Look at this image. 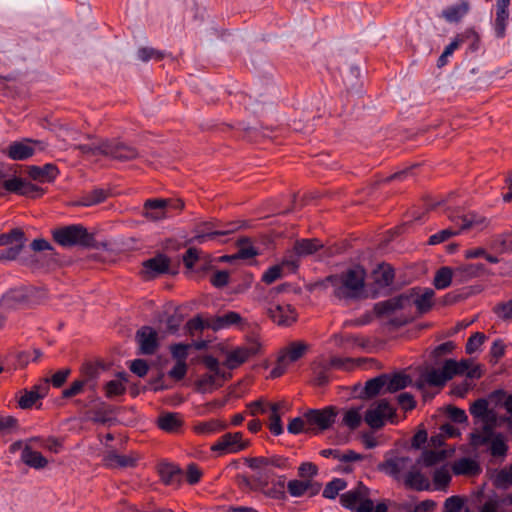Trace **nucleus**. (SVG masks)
I'll return each instance as SVG.
<instances>
[{
  "mask_svg": "<svg viewBox=\"0 0 512 512\" xmlns=\"http://www.w3.org/2000/svg\"><path fill=\"white\" fill-rule=\"evenodd\" d=\"M453 276H455V271L447 266L441 267L434 276L433 285L436 289H445L450 286Z\"/></svg>",
  "mask_w": 512,
  "mask_h": 512,
  "instance_id": "nucleus-35",
  "label": "nucleus"
},
{
  "mask_svg": "<svg viewBox=\"0 0 512 512\" xmlns=\"http://www.w3.org/2000/svg\"><path fill=\"white\" fill-rule=\"evenodd\" d=\"M288 492L293 497H301L305 494H315L319 491L320 487H314L311 480H291L287 485Z\"/></svg>",
  "mask_w": 512,
  "mask_h": 512,
  "instance_id": "nucleus-28",
  "label": "nucleus"
},
{
  "mask_svg": "<svg viewBox=\"0 0 512 512\" xmlns=\"http://www.w3.org/2000/svg\"><path fill=\"white\" fill-rule=\"evenodd\" d=\"M183 206L184 204L181 200H147L144 204V216L152 221L162 220L169 217L170 209L180 210Z\"/></svg>",
  "mask_w": 512,
  "mask_h": 512,
  "instance_id": "nucleus-10",
  "label": "nucleus"
},
{
  "mask_svg": "<svg viewBox=\"0 0 512 512\" xmlns=\"http://www.w3.org/2000/svg\"><path fill=\"white\" fill-rule=\"evenodd\" d=\"M385 377L386 392L393 393L405 388L410 383V378L406 375H393Z\"/></svg>",
  "mask_w": 512,
  "mask_h": 512,
  "instance_id": "nucleus-37",
  "label": "nucleus"
},
{
  "mask_svg": "<svg viewBox=\"0 0 512 512\" xmlns=\"http://www.w3.org/2000/svg\"><path fill=\"white\" fill-rule=\"evenodd\" d=\"M106 198V194L101 189H96L92 191L91 193L85 195L82 200L80 201V204L83 206H92L95 204H98L102 201H104Z\"/></svg>",
  "mask_w": 512,
  "mask_h": 512,
  "instance_id": "nucleus-51",
  "label": "nucleus"
},
{
  "mask_svg": "<svg viewBox=\"0 0 512 512\" xmlns=\"http://www.w3.org/2000/svg\"><path fill=\"white\" fill-rule=\"evenodd\" d=\"M3 187L9 192L24 196L34 197L39 194V189L35 185L18 177L4 180Z\"/></svg>",
  "mask_w": 512,
  "mask_h": 512,
  "instance_id": "nucleus-18",
  "label": "nucleus"
},
{
  "mask_svg": "<svg viewBox=\"0 0 512 512\" xmlns=\"http://www.w3.org/2000/svg\"><path fill=\"white\" fill-rule=\"evenodd\" d=\"M187 372L186 362L176 361L173 368L169 371V376L175 380H181L184 378Z\"/></svg>",
  "mask_w": 512,
  "mask_h": 512,
  "instance_id": "nucleus-63",
  "label": "nucleus"
},
{
  "mask_svg": "<svg viewBox=\"0 0 512 512\" xmlns=\"http://www.w3.org/2000/svg\"><path fill=\"white\" fill-rule=\"evenodd\" d=\"M335 416L336 412L332 407L321 410H310L306 413L308 429H310V431L326 430L334 423Z\"/></svg>",
  "mask_w": 512,
  "mask_h": 512,
  "instance_id": "nucleus-12",
  "label": "nucleus"
},
{
  "mask_svg": "<svg viewBox=\"0 0 512 512\" xmlns=\"http://www.w3.org/2000/svg\"><path fill=\"white\" fill-rule=\"evenodd\" d=\"M288 432L292 434H298L301 432H308V423L306 421V413L302 417H296L288 424Z\"/></svg>",
  "mask_w": 512,
  "mask_h": 512,
  "instance_id": "nucleus-50",
  "label": "nucleus"
},
{
  "mask_svg": "<svg viewBox=\"0 0 512 512\" xmlns=\"http://www.w3.org/2000/svg\"><path fill=\"white\" fill-rule=\"evenodd\" d=\"M46 146L43 141L25 139L10 144L7 149V154L13 160H25L33 154L45 150Z\"/></svg>",
  "mask_w": 512,
  "mask_h": 512,
  "instance_id": "nucleus-11",
  "label": "nucleus"
},
{
  "mask_svg": "<svg viewBox=\"0 0 512 512\" xmlns=\"http://www.w3.org/2000/svg\"><path fill=\"white\" fill-rule=\"evenodd\" d=\"M158 425L166 432H176L182 425V419L177 413H166L159 416Z\"/></svg>",
  "mask_w": 512,
  "mask_h": 512,
  "instance_id": "nucleus-32",
  "label": "nucleus"
},
{
  "mask_svg": "<svg viewBox=\"0 0 512 512\" xmlns=\"http://www.w3.org/2000/svg\"><path fill=\"white\" fill-rule=\"evenodd\" d=\"M321 246L316 239H303L296 243L295 250L298 255L304 256L316 252Z\"/></svg>",
  "mask_w": 512,
  "mask_h": 512,
  "instance_id": "nucleus-42",
  "label": "nucleus"
},
{
  "mask_svg": "<svg viewBox=\"0 0 512 512\" xmlns=\"http://www.w3.org/2000/svg\"><path fill=\"white\" fill-rule=\"evenodd\" d=\"M471 444L474 447L488 446L493 457H505L508 446L504 436L500 433H495L493 428L482 429L471 435Z\"/></svg>",
  "mask_w": 512,
  "mask_h": 512,
  "instance_id": "nucleus-3",
  "label": "nucleus"
},
{
  "mask_svg": "<svg viewBox=\"0 0 512 512\" xmlns=\"http://www.w3.org/2000/svg\"><path fill=\"white\" fill-rule=\"evenodd\" d=\"M364 390H365V395L368 397H373L377 394L387 393L384 375H381L379 377H376V378H373V379L367 381Z\"/></svg>",
  "mask_w": 512,
  "mask_h": 512,
  "instance_id": "nucleus-39",
  "label": "nucleus"
},
{
  "mask_svg": "<svg viewBox=\"0 0 512 512\" xmlns=\"http://www.w3.org/2000/svg\"><path fill=\"white\" fill-rule=\"evenodd\" d=\"M455 276L460 277L461 280H466L468 278H471L475 275H477L479 271V267L476 265H464L456 268L455 270Z\"/></svg>",
  "mask_w": 512,
  "mask_h": 512,
  "instance_id": "nucleus-54",
  "label": "nucleus"
},
{
  "mask_svg": "<svg viewBox=\"0 0 512 512\" xmlns=\"http://www.w3.org/2000/svg\"><path fill=\"white\" fill-rule=\"evenodd\" d=\"M434 291L432 289H425L417 298L414 303L420 312H427L433 304Z\"/></svg>",
  "mask_w": 512,
  "mask_h": 512,
  "instance_id": "nucleus-47",
  "label": "nucleus"
},
{
  "mask_svg": "<svg viewBox=\"0 0 512 512\" xmlns=\"http://www.w3.org/2000/svg\"><path fill=\"white\" fill-rule=\"evenodd\" d=\"M348 362V359L340 358V357H319L312 366L313 371V382L316 385H324L329 382L330 369L334 368H342L345 366V363Z\"/></svg>",
  "mask_w": 512,
  "mask_h": 512,
  "instance_id": "nucleus-9",
  "label": "nucleus"
},
{
  "mask_svg": "<svg viewBox=\"0 0 512 512\" xmlns=\"http://www.w3.org/2000/svg\"><path fill=\"white\" fill-rule=\"evenodd\" d=\"M394 416V408L385 399L375 401L367 408L364 420L371 428H380Z\"/></svg>",
  "mask_w": 512,
  "mask_h": 512,
  "instance_id": "nucleus-8",
  "label": "nucleus"
},
{
  "mask_svg": "<svg viewBox=\"0 0 512 512\" xmlns=\"http://www.w3.org/2000/svg\"><path fill=\"white\" fill-rule=\"evenodd\" d=\"M208 324H210V317L196 316L188 321L187 327L190 331L210 329Z\"/></svg>",
  "mask_w": 512,
  "mask_h": 512,
  "instance_id": "nucleus-56",
  "label": "nucleus"
},
{
  "mask_svg": "<svg viewBox=\"0 0 512 512\" xmlns=\"http://www.w3.org/2000/svg\"><path fill=\"white\" fill-rule=\"evenodd\" d=\"M373 277L379 287H387L394 279V272L389 265L383 264L373 272Z\"/></svg>",
  "mask_w": 512,
  "mask_h": 512,
  "instance_id": "nucleus-34",
  "label": "nucleus"
},
{
  "mask_svg": "<svg viewBox=\"0 0 512 512\" xmlns=\"http://www.w3.org/2000/svg\"><path fill=\"white\" fill-rule=\"evenodd\" d=\"M366 271L361 266H354L340 274L327 278L334 295L339 299H356L364 294Z\"/></svg>",
  "mask_w": 512,
  "mask_h": 512,
  "instance_id": "nucleus-1",
  "label": "nucleus"
},
{
  "mask_svg": "<svg viewBox=\"0 0 512 512\" xmlns=\"http://www.w3.org/2000/svg\"><path fill=\"white\" fill-rule=\"evenodd\" d=\"M280 288L272 289L266 296V309L269 317L278 325H290L296 321V313L291 305L276 299Z\"/></svg>",
  "mask_w": 512,
  "mask_h": 512,
  "instance_id": "nucleus-2",
  "label": "nucleus"
},
{
  "mask_svg": "<svg viewBox=\"0 0 512 512\" xmlns=\"http://www.w3.org/2000/svg\"><path fill=\"white\" fill-rule=\"evenodd\" d=\"M136 340L142 354H153L158 347V334L149 326H144L137 331Z\"/></svg>",
  "mask_w": 512,
  "mask_h": 512,
  "instance_id": "nucleus-16",
  "label": "nucleus"
},
{
  "mask_svg": "<svg viewBox=\"0 0 512 512\" xmlns=\"http://www.w3.org/2000/svg\"><path fill=\"white\" fill-rule=\"evenodd\" d=\"M262 350V343L258 338H250L243 345L235 347L234 349L226 353V359L224 364L234 369L251 357L259 354Z\"/></svg>",
  "mask_w": 512,
  "mask_h": 512,
  "instance_id": "nucleus-4",
  "label": "nucleus"
},
{
  "mask_svg": "<svg viewBox=\"0 0 512 512\" xmlns=\"http://www.w3.org/2000/svg\"><path fill=\"white\" fill-rule=\"evenodd\" d=\"M249 445L250 441L244 438L241 432L226 433L212 444L211 450L218 456H222L241 452Z\"/></svg>",
  "mask_w": 512,
  "mask_h": 512,
  "instance_id": "nucleus-6",
  "label": "nucleus"
},
{
  "mask_svg": "<svg viewBox=\"0 0 512 512\" xmlns=\"http://www.w3.org/2000/svg\"><path fill=\"white\" fill-rule=\"evenodd\" d=\"M345 487L346 483L344 480L339 478L333 479L325 486L323 496L327 499H334Z\"/></svg>",
  "mask_w": 512,
  "mask_h": 512,
  "instance_id": "nucleus-48",
  "label": "nucleus"
},
{
  "mask_svg": "<svg viewBox=\"0 0 512 512\" xmlns=\"http://www.w3.org/2000/svg\"><path fill=\"white\" fill-rule=\"evenodd\" d=\"M446 457L445 451H424L418 459V465L430 467L442 461Z\"/></svg>",
  "mask_w": 512,
  "mask_h": 512,
  "instance_id": "nucleus-43",
  "label": "nucleus"
},
{
  "mask_svg": "<svg viewBox=\"0 0 512 512\" xmlns=\"http://www.w3.org/2000/svg\"><path fill=\"white\" fill-rule=\"evenodd\" d=\"M224 375H215V373L209 372L204 374L198 381V388L203 391H211L218 386V381L223 378Z\"/></svg>",
  "mask_w": 512,
  "mask_h": 512,
  "instance_id": "nucleus-45",
  "label": "nucleus"
},
{
  "mask_svg": "<svg viewBox=\"0 0 512 512\" xmlns=\"http://www.w3.org/2000/svg\"><path fill=\"white\" fill-rule=\"evenodd\" d=\"M470 413L482 424V429H490L498 425V417L493 410L488 409L486 400L480 399L473 403Z\"/></svg>",
  "mask_w": 512,
  "mask_h": 512,
  "instance_id": "nucleus-14",
  "label": "nucleus"
},
{
  "mask_svg": "<svg viewBox=\"0 0 512 512\" xmlns=\"http://www.w3.org/2000/svg\"><path fill=\"white\" fill-rule=\"evenodd\" d=\"M463 506L462 498L452 496L445 500L444 512H459Z\"/></svg>",
  "mask_w": 512,
  "mask_h": 512,
  "instance_id": "nucleus-60",
  "label": "nucleus"
},
{
  "mask_svg": "<svg viewBox=\"0 0 512 512\" xmlns=\"http://www.w3.org/2000/svg\"><path fill=\"white\" fill-rule=\"evenodd\" d=\"M486 340V336L482 332H476L473 335L469 337L466 343V353L467 354H474L478 352L483 345V343Z\"/></svg>",
  "mask_w": 512,
  "mask_h": 512,
  "instance_id": "nucleus-49",
  "label": "nucleus"
},
{
  "mask_svg": "<svg viewBox=\"0 0 512 512\" xmlns=\"http://www.w3.org/2000/svg\"><path fill=\"white\" fill-rule=\"evenodd\" d=\"M451 480L450 470L444 465L437 469L433 475V484L435 490H442L447 487Z\"/></svg>",
  "mask_w": 512,
  "mask_h": 512,
  "instance_id": "nucleus-41",
  "label": "nucleus"
},
{
  "mask_svg": "<svg viewBox=\"0 0 512 512\" xmlns=\"http://www.w3.org/2000/svg\"><path fill=\"white\" fill-rule=\"evenodd\" d=\"M55 241L64 247L86 246L90 242L87 230L80 225H71L60 228L53 233Z\"/></svg>",
  "mask_w": 512,
  "mask_h": 512,
  "instance_id": "nucleus-7",
  "label": "nucleus"
},
{
  "mask_svg": "<svg viewBox=\"0 0 512 512\" xmlns=\"http://www.w3.org/2000/svg\"><path fill=\"white\" fill-rule=\"evenodd\" d=\"M108 465L111 466H120V467H127L132 466L134 464V459L128 456L124 455H110L107 459Z\"/></svg>",
  "mask_w": 512,
  "mask_h": 512,
  "instance_id": "nucleus-58",
  "label": "nucleus"
},
{
  "mask_svg": "<svg viewBox=\"0 0 512 512\" xmlns=\"http://www.w3.org/2000/svg\"><path fill=\"white\" fill-rule=\"evenodd\" d=\"M78 149L87 155H99L109 152L108 150V141H97L92 142L91 144H81L78 146Z\"/></svg>",
  "mask_w": 512,
  "mask_h": 512,
  "instance_id": "nucleus-44",
  "label": "nucleus"
},
{
  "mask_svg": "<svg viewBox=\"0 0 512 512\" xmlns=\"http://www.w3.org/2000/svg\"><path fill=\"white\" fill-rule=\"evenodd\" d=\"M21 460L29 467L43 469L48 465V460L38 451L26 444L21 452Z\"/></svg>",
  "mask_w": 512,
  "mask_h": 512,
  "instance_id": "nucleus-23",
  "label": "nucleus"
},
{
  "mask_svg": "<svg viewBox=\"0 0 512 512\" xmlns=\"http://www.w3.org/2000/svg\"><path fill=\"white\" fill-rule=\"evenodd\" d=\"M308 350V345L304 342H293L289 344L281 353V362L291 363L299 360Z\"/></svg>",
  "mask_w": 512,
  "mask_h": 512,
  "instance_id": "nucleus-25",
  "label": "nucleus"
},
{
  "mask_svg": "<svg viewBox=\"0 0 512 512\" xmlns=\"http://www.w3.org/2000/svg\"><path fill=\"white\" fill-rule=\"evenodd\" d=\"M458 233H459V231L455 230V229H451V228L444 229L442 231H439V232L431 235L429 237L428 243L430 245H436V244H439V243H442V242L448 240L450 237L457 235Z\"/></svg>",
  "mask_w": 512,
  "mask_h": 512,
  "instance_id": "nucleus-52",
  "label": "nucleus"
},
{
  "mask_svg": "<svg viewBox=\"0 0 512 512\" xmlns=\"http://www.w3.org/2000/svg\"><path fill=\"white\" fill-rule=\"evenodd\" d=\"M340 502L343 507L353 512H372L373 510V501L369 498L368 489L363 485L342 494Z\"/></svg>",
  "mask_w": 512,
  "mask_h": 512,
  "instance_id": "nucleus-5",
  "label": "nucleus"
},
{
  "mask_svg": "<svg viewBox=\"0 0 512 512\" xmlns=\"http://www.w3.org/2000/svg\"><path fill=\"white\" fill-rule=\"evenodd\" d=\"M15 244V250L12 258L22 249L24 245V233L20 229H13L9 233L0 235V245L8 246Z\"/></svg>",
  "mask_w": 512,
  "mask_h": 512,
  "instance_id": "nucleus-29",
  "label": "nucleus"
},
{
  "mask_svg": "<svg viewBox=\"0 0 512 512\" xmlns=\"http://www.w3.org/2000/svg\"><path fill=\"white\" fill-rule=\"evenodd\" d=\"M288 407L285 403H272L266 409H263V414H267L269 418V429L272 434L278 436L283 433V426L281 417L287 412Z\"/></svg>",
  "mask_w": 512,
  "mask_h": 512,
  "instance_id": "nucleus-17",
  "label": "nucleus"
},
{
  "mask_svg": "<svg viewBox=\"0 0 512 512\" xmlns=\"http://www.w3.org/2000/svg\"><path fill=\"white\" fill-rule=\"evenodd\" d=\"M247 325V321L235 311H227L223 314L210 317V324L208 326L213 331H220L237 327L244 329Z\"/></svg>",
  "mask_w": 512,
  "mask_h": 512,
  "instance_id": "nucleus-13",
  "label": "nucleus"
},
{
  "mask_svg": "<svg viewBox=\"0 0 512 512\" xmlns=\"http://www.w3.org/2000/svg\"><path fill=\"white\" fill-rule=\"evenodd\" d=\"M318 473V468L315 464L311 462H304L299 466L298 474L300 477L305 478V480H310Z\"/></svg>",
  "mask_w": 512,
  "mask_h": 512,
  "instance_id": "nucleus-55",
  "label": "nucleus"
},
{
  "mask_svg": "<svg viewBox=\"0 0 512 512\" xmlns=\"http://www.w3.org/2000/svg\"><path fill=\"white\" fill-rule=\"evenodd\" d=\"M455 221L456 225L459 227V232L469 229L481 230L487 226L486 218L475 213L464 214L457 217Z\"/></svg>",
  "mask_w": 512,
  "mask_h": 512,
  "instance_id": "nucleus-22",
  "label": "nucleus"
},
{
  "mask_svg": "<svg viewBox=\"0 0 512 512\" xmlns=\"http://www.w3.org/2000/svg\"><path fill=\"white\" fill-rule=\"evenodd\" d=\"M467 41H471L473 50L477 49V46L475 45V43H477L479 41V37L474 30L468 29L461 34H458L451 41V43L448 46H446V48L444 49V52L446 53V55L452 56L454 51L456 49H458L460 47V45H462L463 43H465Z\"/></svg>",
  "mask_w": 512,
  "mask_h": 512,
  "instance_id": "nucleus-24",
  "label": "nucleus"
},
{
  "mask_svg": "<svg viewBox=\"0 0 512 512\" xmlns=\"http://www.w3.org/2000/svg\"><path fill=\"white\" fill-rule=\"evenodd\" d=\"M469 8V3L466 1H462L459 4L451 6L444 10L443 16L449 22H457L468 13Z\"/></svg>",
  "mask_w": 512,
  "mask_h": 512,
  "instance_id": "nucleus-33",
  "label": "nucleus"
},
{
  "mask_svg": "<svg viewBox=\"0 0 512 512\" xmlns=\"http://www.w3.org/2000/svg\"><path fill=\"white\" fill-rule=\"evenodd\" d=\"M108 150L109 152H106V155L119 160H130L137 156V152L134 148L123 144H113L108 142Z\"/></svg>",
  "mask_w": 512,
  "mask_h": 512,
  "instance_id": "nucleus-31",
  "label": "nucleus"
},
{
  "mask_svg": "<svg viewBox=\"0 0 512 512\" xmlns=\"http://www.w3.org/2000/svg\"><path fill=\"white\" fill-rule=\"evenodd\" d=\"M452 469L457 475H475L479 472L478 464L468 458H463L455 462Z\"/></svg>",
  "mask_w": 512,
  "mask_h": 512,
  "instance_id": "nucleus-36",
  "label": "nucleus"
},
{
  "mask_svg": "<svg viewBox=\"0 0 512 512\" xmlns=\"http://www.w3.org/2000/svg\"><path fill=\"white\" fill-rule=\"evenodd\" d=\"M495 312L502 319H512V300L496 306Z\"/></svg>",
  "mask_w": 512,
  "mask_h": 512,
  "instance_id": "nucleus-64",
  "label": "nucleus"
},
{
  "mask_svg": "<svg viewBox=\"0 0 512 512\" xmlns=\"http://www.w3.org/2000/svg\"><path fill=\"white\" fill-rule=\"evenodd\" d=\"M362 417V407H351L344 413L343 424L350 429H356L360 426Z\"/></svg>",
  "mask_w": 512,
  "mask_h": 512,
  "instance_id": "nucleus-38",
  "label": "nucleus"
},
{
  "mask_svg": "<svg viewBox=\"0 0 512 512\" xmlns=\"http://www.w3.org/2000/svg\"><path fill=\"white\" fill-rule=\"evenodd\" d=\"M405 482L407 485L417 490H427L430 487L429 480L419 472H408L405 477Z\"/></svg>",
  "mask_w": 512,
  "mask_h": 512,
  "instance_id": "nucleus-40",
  "label": "nucleus"
},
{
  "mask_svg": "<svg viewBox=\"0 0 512 512\" xmlns=\"http://www.w3.org/2000/svg\"><path fill=\"white\" fill-rule=\"evenodd\" d=\"M510 0H496L493 29L497 38H504L509 21Z\"/></svg>",
  "mask_w": 512,
  "mask_h": 512,
  "instance_id": "nucleus-15",
  "label": "nucleus"
},
{
  "mask_svg": "<svg viewBox=\"0 0 512 512\" xmlns=\"http://www.w3.org/2000/svg\"><path fill=\"white\" fill-rule=\"evenodd\" d=\"M127 378L124 373L118 374L117 378L106 383L104 390L108 398L120 396L126 391Z\"/></svg>",
  "mask_w": 512,
  "mask_h": 512,
  "instance_id": "nucleus-30",
  "label": "nucleus"
},
{
  "mask_svg": "<svg viewBox=\"0 0 512 512\" xmlns=\"http://www.w3.org/2000/svg\"><path fill=\"white\" fill-rule=\"evenodd\" d=\"M48 391V384L44 383L43 385L35 386L32 390L26 391L19 398V406L23 409H27L32 407L39 399L46 396Z\"/></svg>",
  "mask_w": 512,
  "mask_h": 512,
  "instance_id": "nucleus-26",
  "label": "nucleus"
},
{
  "mask_svg": "<svg viewBox=\"0 0 512 512\" xmlns=\"http://www.w3.org/2000/svg\"><path fill=\"white\" fill-rule=\"evenodd\" d=\"M361 442L366 449H372L376 446L382 445L384 443V438L382 436H374L367 433L361 437Z\"/></svg>",
  "mask_w": 512,
  "mask_h": 512,
  "instance_id": "nucleus-61",
  "label": "nucleus"
},
{
  "mask_svg": "<svg viewBox=\"0 0 512 512\" xmlns=\"http://www.w3.org/2000/svg\"><path fill=\"white\" fill-rule=\"evenodd\" d=\"M169 268V260L164 255H158L144 262L142 273L147 278H154L166 272Z\"/></svg>",
  "mask_w": 512,
  "mask_h": 512,
  "instance_id": "nucleus-20",
  "label": "nucleus"
},
{
  "mask_svg": "<svg viewBox=\"0 0 512 512\" xmlns=\"http://www.w3.org/2000/svg\"><path fill=\"white\" fill-rule=\"evenodd\" d=\"M282 276V267L279 265L272 266L268 268L262 275V280L267 283L271 284L274 281L280 279Z\"/></svg>",
  "mask_w": 512,
  "mask_h": 512,
  "instance_id": "nucleus-57",
  "label": "nucleus"
},
{
  "mask_svg": "<svg viewBox=\"0 0 512 512\" xmlns=\"http://www.w3.org/2000/svg\"><path fill=\"white\" fill-rule=\"evenodd\" d=\"M257 255V251L249 244L248 239H243L239 242L238 257L240 258H251Z\"/></svg>",
  "mask_w": 512,
  "mask_h": 512,
  "instance_id": "nucleus-62",
  "label": "nucleus"
},
{
  "mask_svg": "<svg viewBox=\"0 0 512 512\" xmlns=\"http://www.w3.org/2000/svg\"><path fill=\"white\" fill-rule=\"evenodd\" d=\"M411 462L408 457H394L381 464L380 469L390 476L400 478L404 473H408Z\"/></svg>",
  "mask_w": 512,
  "mask_h": 512,
  "instance_id": "nucleus-19",
  "label": "nucleus"
},
{
  "mask_svg": "<svg viewBox=\"0 0 512 512\" xmlns=\"http://www.w3.org/2000/svg\"><path fill=\"white\" fill-rule=\"evenodd\" d=\"M450 379H452V376L450 372L446 370V363L443 364L442 368L429 370L423 375L425 383L436 387L443 386Z\"/></svg>",
  "mask_w": 512,
  "mask_h": 512,
  "instance_id": "nucleus-27",
  "label": "nucleus"
},
{
  "mask_svg": "<svg viewBox=\"0 0 512 512\" xmlns=\"http://www.w3.org/2000/svg\"><path fill=\"white\" fill-rule=\"evenodd\" d=\"M446 363V370H448L451 374V376L455 375H462L466 374L467 370L472 367V361L471 360H461L459 362L455 360H447Z\"/></svg>",
  "mask_w": 512,
  "mask_h": 512,
  "instance_id": "nucleus-46",
  "label": "nucleus"
},
{
  "mask_svg": "<svg viewBox=\"0 0 512 512\" xmlns=\"http://www.w3.org/2000/svg\"><path fill=\"white\" fill-rule=\"evenodd\" d=\"M262 492L265 496H267L269 498L282 499L285 496L284 484L283 483L275 484L271 487L264 488L262 490Z\"/></svg>",
  "mask_w": 512,
  "mask_h": 512,
  "instance_id": "nucleus-59",
  "label": "nucleus"
},
{
  "mask_svg": "<svg viewBox=\"0 0 512 512\" xmlns=\"http://www.w3.org/2000/svg\"><path fill=\"white\" fill-rule=\"evenodd\" d=\"M331 340L345 351H353L357 348H363L366 345L365 339L358 335L335 334Z\"/></svg>",
  "mask_w": 512,
  "mask_h": 512,
  "instance_id": "nucleus-21",
  "label": "nucleus"
},
{
  "mask_svg": "<svg viewBox=\"0 0 512 512\" xmlns=\"http://www.w3.org/2000/svg\"><path fill=\"white\" fill-rule=\"evenodd\" d=\"M191 348V345L189 344H175L172 345L170 348L172 357L176 361H183L186 362L188 351Z\"/></svg>",
  "mask_w": 512,
  "mask_h": 512,
  "instance_id": "nucleus-53",
  "label": "nucleus"
}]
</instances>
